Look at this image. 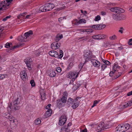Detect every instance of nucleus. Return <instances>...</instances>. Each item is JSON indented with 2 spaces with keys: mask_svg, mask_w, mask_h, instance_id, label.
Returning a JSON list of instances; mask_svg holds the SVG:
<instances>
[{
  "mask_svg": "<svg viewBox=\"0 0 132 132\" xmlns=\"http://www.w3.org/2000/svg\"><path fill=\"white\" fill-rule=\"evenodd\" d=\"M73 104V105H72V106L73 109L76 108L79 105V102L77 98L74 100V102Z\"/></svg>",
  "mask_w": 132,
  "mask_h": 132,
  "instance_id": "16",
  "label": "nucleus"
},
{
  "mask_svg": "<svg viewBox=\"0 0 132 132\" xmlns=\"http://www.w3.org/2000/svg\"><path fill=\"white\" fill-rule=\"evenodd\" d=\"M67 98L64 97H62L60 100L59 99L57 100V104L59 107V108H61L63 106V105H62V104H61L60 103H59L60 102V101H61L63 103H65L67 101Z\"/></svg>",
  "mask_w": 132,
  "mask_h": 132,
  "instance_id": "8",
  "label": "nucleus"
},
{
  "mask_svg": "<svg viewBox=\"0 0 132 132\" xmlns=\"http://www.w3.org/2000/svg\"><path fill=\"white\" fill-rule=\"evenodd\" d=\"M61 44L60 43L54 42L51 44V48L54 50H56L59 48Z\"/></svg>",
  "mask_w": 132,
  "mask_h": 132,
  "instance_id": "11",
  "label": "nucleus"
},
{
  "mask_svg": "<svg viewBox=\"0 0 132 132\" xmlns=\"http://www.w3.org/2000/svg\"><path fill=\"white\" fill-rule=\"evenodd\" d=\"M73 63H70L69 65V69L71 68L73 66Z\"/></svg>",
  "mask_w": 132,
  "mask_h": 132,
  "instance_id": "63",
  "label": "nucleus"
},
{
  "mask_svg": "<svg viewBox=\"0 0 132 132\" xmlns=\"http://www.w3.org/2000/svg\"><path fill=\"white\" fill-rule=\"evenodd\" d=\"M132 95V90L128 93L127 94V95L128 96H130Z\"/></svg>",
  "mask_w": 132,
  "mask_h": 132,
  "instance_id": "62",
  "label": "nucleus"
},
{
  "mask_svg": "<svg viewBox=\"0 0 132 132\" xmlns=\"http://www.w3.org/2000/svg\"><path fill=\"white\" fill-rule=\"evenodd\" d=\"M63 94L62 97H64L67 98L68 94L67 92L65 91L63 93Z\"/></svg>",
  "mask_w": 132,
  "mask_h": 132,
  "instance_id": "37",
  "label": "nucleus"
},
{
  "mask_svg": "<svg viewBox=\"0 0 132 132\" xmlns=\"http://www.w3.org/2000/svg\"><path fill=\"white\" fill-rule=\"evenodd\" d=\"M121 74V72H118L117 73H116V78H117L119 77Z\"/></svg>",
  "mask_w": 132,
  "mask_h": 132,
  "instance_id": "51",
  "label": "nucleus"
},
{
  "mask_svg": "<svg viewBox=\"0 0 132 132\" xmlns=\"http://www.w3.org/2000/svg\"><path fill=\"white\" fill-rule=\"evenodd\" d=\"M106 37V35L103 34L95 35L92 36V38L95 39H101L105 38Z\"/></svg>",
  "mask_w": 132,
  "mask_h": 132,
  "instance_id": "10",
  "label": "nucleus"
},
{
  "mask_svg": "<svg viewBox=\"0 0 132 132\" xmlns=\"http://www.w3.org/2000/svg\"><path fill=\"white\" fill-rule=\"evenodd\" d=\"M11 17V16H7L5 18H3L2 20V21H5L8 19L10 18Z\"/></svg>",
  "mask_w": 132,
  "mask_h": 132,
  "instance_id": "45",
  "label": "nucleus"
},
{
  "mask_svg": "<svg viewBox=\"0 0 132 132\" xmlns=\"http://www.w3.org/2000/svg\"><path fill=\"white\" fill-rule=\"evenodd\" d=\"M21 100L20 98L17 97L16 99L13 103L14 109L15 110H19L20 108V106L18 105Z\"/></svg>",
  "mask_w": 132,
  "mask_h": 132,
  "instance_id": "5",
  "label": "nucleus"
},
{
  "mask_svg": "<svg viewBox=\"0 0 132 132\" xmlns=\"http://www.w3.org/2000/svg\"><path fill=\"white\" fill-rule=\"evenodd\" d=\"M52 112V110L51 109L48 110L46 111L45 114L44 116L46 118L48 117L51 115Z\"/></svg>",
  "mask_w": 132,
  "mask_h": 132,
  "instance_id": "17",
  "label": "nucleus"
},
{
  "mask_svg": "<svg viewBox=\"0 0 132 132\" xmlns=\"http://www.w3.org/2000/svg\"><path fill=\"white\" fill-rule=\"evenodd\" d=\"M60 54L59 55L58 53L55 51H51L49 52V55L52 56L54 57H59L60 59L63 56V53L62 50L60 51Z\"/></svg>",
  "mask_w": 132,
  "mask_h": 132,
  "instance_id": "3",
  "label": "nucleus"
},
{
  "mask_svg": "<svg viewBox=\"0 0 132 132\" xmlns=\"http://www.w3.org/2000/svg\"><path fill=\"white\" fill-rule=\"evenodd\" d=\"M67 121L66 116H61L59 120V125L60 126L63 125Z\"/></svg>",
  "mask_w": 132,
  "mask_h": 132,
  "instance_id": "9",
  "label": "nucleus"
},
{
  "mask_svg": "<svg viewBox=\"0 0 132 132\" xmlns=\"http://www.w3.org/2000/svg\"><path fill=\"white\" fill-rule=\"evenodd\" d=\"M101 19V17L99 15H97L95 17L94 20L96 21H97Z\"/></svg>",
  "mask_w": 132,
  "mask_h": 132,
  "instance_id": "40",
  "label": "nucleus"
},
{
  "mask_svg": "<svg viewBox=\"0 0 132 132\" xmlns=\"http://www.w3.org/2000/svg\"><path fill=\"white\" fill-rule=\"evenodd\" d=\"M74 71H70L67 73V78H72V81H74L78 76V73Z\"/></svg>",
  "mask_w": 132,
  "mask_h": 132,
  "instance_id": "4",
  "label": "nucleus"
},
{
  "mask_svg": "<svg viewBox=\"0 0 132 132\" xmlns=\"http://www.w3.org/2000/svg\"><path fill=\"white\" fill-rule=\"evenodd\" d=\"M41 98L42 100H44L46 99V94L44 92H42L40 93Z\"/></svg>",
  "mask_w": 132,
  "mask_h": 132,
  "instance_id": "27",
  "label": "nucleus"
},
{
  "mask_svg": "<svg viewBox=\"0 0 132 132\" xmlns=\"http://www.w3.org/2000/svg\"><path fill=\"white\" fill-rule=\"evenodd\" d=\"M41 123V121L39 118H38L35 121V123L36 125H38Z\"/></svg>",
  "mask_w": 132,
  "mask_h": 132,
  "instance_id": "32",
  "label": "nucleus"
},
{
  "mask_svg": "<svg viewBox=\"0 0 132 132\" xmlns=\"http://www.w3.org/2000/svg\"><path fill=\"white\" fill-rule=\"evenodd\" d=\"M74 102V100L73 101V99L71 97H69L68 98L67 101V104L68 105L72 104Z\"/></svg>",
  "mask_w": 132,
  "mask_h": 132,
  "instance_id": "24",
  "label": "nucleus"
},
{
  "mask_svg": "<svg viewBox=\"0 0 132 132\" xmlns=\"http://www.w3.org/2000/svg\"><path fill=\"white\" fill-rule=\"evenodd\" d=\"M128 44L130 45H132V38L129 40Z\"/></svg>",
  "mask_w": 132,
  "mask_h": 132,
  "instance_id": "59",
  "label": "nucleus"
},
{
  "mask_svg": "<svg viewBox=\"0 0 132 132\" xmlns=\"http://www.w3.org/2000/svg\"><path fill=\"white\" fill-rule=\"evenodd\" d=\"M84 56L85 59V60L84 63H86L88 60L90 59L92 60L93 58L95 57V56L93 55L92 53L89 50H87L85 52Z\"/></svg>",
  "mask_w": 132,
  "mask_h": 132,
  "instance_id": "2",
  "label": "nucleus"
},
{
  "mask_svg": "<svg viewBox=\"0 0 132 132\" xmlns=\"http://www.w3.org/2000/svg\"><path fill=\"white\" fill-rule=\"evenodd\" d=\"M103 62L106 65H109L110 64V62L108 60L104 61H103Z\"/></svg>",
  "mask_w": 132,
  "mask_h": 132,
  "instance_id": "46",
  "label": "nucleus"
},
{
  "mask_svg": "<svg viewBox=\"0 0 132 132\" xmlns=\"http://www.w3.org/2000/svg\"><path fill=\"white\" fill-rule=\"evenodd\" d=\"M25 63H30L32 62V59L29 58H28L25 60Z\"/></svg>",
  "mask_w": 132,
  "mask_h": 132,
  "instance_id": "35",
  "label": "nucleus"
},
{
  "mask_svg": "<svg viewBox=\"0 0 132 132\" xmlns=\"http://www.w3.org/2000/svg\"><path fill=\"white\" fill-rule=\"evenodd\" d=\"M51 106V104H49L46 106V109H48V110L50 109V108Z\"/></svg>",
  "mask_w": 132,
  "mask_h": 132,
  "instance_id": "56",
  "label": "nucleus"
},
{
  "mask_svg": "<svg viewBox=\"0 0 132 132\" xmlns=\"http://www.w3.org/2000/svg\"><path fill=\"white\" fill-rule=\"evenodd\" d=\"M13 1V0H6V2L5 3H6L9 4V3H11Z\"/></svg>",
  "mask_w": 132,
  "mask_h": 132,
  "instance_id": "61",
  "label": "nucleus"
},
{
  "mask_svg": "<svg viewBox=\"0 0 132 132\" xmlns=\"http://www.w3.org/2000/svg\"><path fill=\"white\" fill-rule=\"evenodd\" d=\"M64 18V17H61L60 18H59L58 19V21L60 22L62 20H63Z\"/></svg>",
  "mask_w": 132,
  "mask_h": 132,
  "instance_id": "60",
  "label": "nucleus"
},
{
  "mask_svg": "<svg viewBox=\"0 0 132 132\" xmlns=\"http://www.w3.org/2000/svg\"><path fill=\"white\" fill-rule=\"evenodd\" d=\"M98 30H101L104 28L106 27V25L102 24H98Z\"/></svg>",
  "mask_w": 132,
  "mask_h": 132,
  "instance_id": "29",
  "label": "nucleus"
},
{
  "mask_svg": "<svg viewBox=\"0 0 132 132\" xmlns=\"http://www.w3.org/2000/svg\"><path fill=\"white\" fill-rule=\"evenodd\" d=\"M5 78L4 75V74L0 75V79H2Z\"/></svg>",
  "mask_w": 132,
  "mask_h": 132,
  "instance_id": "57",
  "label": "nucleus"
},
{
  "mask_svg": "<svg viewBox=\"0 0 132 132\" xmlns=\"http://www.w3.org/2000/svg\"><path fill=\"white\" fill-rule=\"evenodd\" d=\"M83 38H84L82 40H84V41H86L87 40L89 39V37H81L80 39H82Z\"/></svg>",
  "mask_w": 132,
  "mask_h": 132,
  "instance_id": "50",
  "label": "nucleus"
},
{
  "mask_svg": "<svg viewBox=\"0 0 132 132\" xmlns=\"http://www.w3.org/2000/svg\"><path fill=\"white\" fill-rule=\"evenodd\" d=\"M65 6L63 5H62V6H61L59 7L58 8H57V10L58 11H59L60 10H62L65 8Z\"/></svg>",
  "mask_w": 132,
  "mask_h": 132,
  "instance_id": "38",
  "label": "nucleus"
},
{
  "mask_svg": "<svg viewBox=\"0 0 132 132\" xmlns=\"http://www.w3.org/2000/svg\"><path fill=\"white\" fill-rule=\"evenodd\" d=\"M116 9L115 12L117 13H121L124 12V10L120 8L116 7Z\"/></svg>",
  "mask_w": 132,
  "mask_h": 132,
  "instance_id": "19",
  "label": "nucleus"
},
{
  "mask_svg": "<svg viewBox=\"0 0 132 132\" xmlns=\"http://www.w3.org/2000/svg\"><path fill=\"white\" fill-rule=\"evenodd\" d=\"M56 71L57 72L60 73L61 71V68L59 67H57L56 68Z\"/></svg>",
  "mask_w": 132,
  "mask_h": 132,
  "instance_id": "48",
  "label": "nucleus"
},
{
  "mask_svg": "<svg viewBox=\"0 0 132 132\" xmlns=\"http://www.w3.org/2000/svg\"><path fill=\"white\" fill-rule=\"evenodd\" d=\"M27 38L28 37L24 34L23 36H22L21 38L19 39V40L22 42H25L27 40Z\"/></svg>",
  "mask_w": 132,
  "mask_h": 132,
  "instance_id": "22",
  "label": "nucleus"
},
{
  "mask_svg": "<svg viewBox=\"0 0 132 132\" xmlns=\"http://www.w3.org/2000/svg\"><path fill=\"white\" fill-rule=\"evenodd\" d=\"M27 14V13L25 12L23 13L20 14L19 15L17 16V18L19 19H20L21 17H24L25 15Z\"/></svg>",
  "mask_w": 132,
  "mask_h": 132,
  "instance_id": "34",
  "label": "nucleus"
},
{
  "mask_svg": "<svg viewBox=\"0 0 132 132\" xmlns=\"http://www.w3.org/2000/svg\"><path fill=\"white\" fill-rule=\"evenodd\" d=\"M90 27L91 28H93L96 30H98V25H94L91 26Z\"/></svg>",
  "mask_w": 132,
  "mask_h": 132,
  "instance_id": "36",
  "label": "nucleus"
},
{
  "mask_svg": "<svg viewBox=\"0 0 132 132\" xmlns=\"http://www.w3.org/2000/svg\"><path fill=\"white\" fill-rule=\"evenodd\" d=\"M26 64L28 68V69L29 70H31V66L30 65V63H25Z\"/></svg>",
  "mask_w": 132,
  "mask_h": 132,
  "instance_id": "42",
  "label": "nucleus"
},
{
  "mask_svg": "<svg viewBox=\"0 0 132 132\" xmlns=\"http://www.w3.org/2000/svg\"><path fill=\"white\" fill-rule=\"evenodd\" d=\"M115 72L113 71H111L109 73V75L110 76L112 77L113 76V74H114Z\"/></svg>",
  "mask_w": 132,
  "mask_h": 132,
  "instance_id": "58",
  "label": "nucleus"
},
{
  "mask_svg": "<svg viewBox=\"0 0 132 132\" xmlns=\"http://www.w3.org/2000/svg\"><path fill=\"white\" fill-rule=\"evenodd\" d=\"M99 102V101H98L97 100H95L94 101L93 103V105L92 106V108H93L94 106L96 105Z\"/></svg>",
  "mask_w": 132,
  "mask_h": 132,
  "instance_id": "41",
  "label": "nucleus"
},
{
  "mask_svg": "<svg viewBox=\"0 0 132 132\" xmlns=\"http://www.w3.org/2000/svg\"><path fill=\"white\" fill-rule=\"evenodd\" d=\"M106 67V65L105 64H103L101 66V70L103 71Z\"/></svg>",
  "mask_w": 132,
  "mask_h": 132,
  "instance_id": "47",
  "label": "nucleus"
},
{
  "mask_svg": "<svg viewBox=\"0 0 132 132\" xmlns=\"http://www.w3.org/2000/svg\"><path fill=\"white\" fill-rule=\"evenodd\" d=\"M130 127V125L128 123H124L117 127L116 132H125L129 129Z\"/></svg>",
  "mask_w": 132,
  "mask_h": 132,
  "instance_id": "1",
  "label": "nucleus"
},
{
  "mask_svg": "<svg viewBox=\"0 0 132 132\" xmlns=\"http://www.w3.org/2000/svg\"><path fill=\"white\" fill-rule=\"evenodd\" d=\"M63 129H64V130L65 131H67V132H69L70 130V129L69 128L66 127H65Z\"/></svg>",
  "mask_w": 132,
  "mask_h": 132,
  "instance_id": "39",
  "label": "nucleus"
},
{
  "mask_svg": "<svg viewBox=\"0 0 132 132\" xmlns=\"http://www.w3.org/2000/svg\"><path fill=\"white\" fill-rule=\"evenodd\" d=\"M45 5L40 7L39 8V10L40 11L42 12H45L47 11L46 10V8H45Z\"/></svg>",
  "mask_w": 132,
  "mask_h": 132,
  "instance_id": "28",
  "label": "nucleus"
},
{
  "mask_svg": "<svg viewBox=\"0 0 132 132\" xmlns=\"http://www.w3.org/2000/svg\"><path fill=\"white\" fill-rule=\"evenodd\" d=\"M12 109L13 107L12 106V104L11 103H10L9 104L7 107V110L9 112H10Z\"/></svg>",
  "mask_w": 132,
  "mask_h": 132,
  "instance_id": "31",
  "label": "nucleus"
},
{
  "mask_svg": "<svg viewBox=\"0 0 132 132\" xmlns=\"http://www.w3.org/2000/svg\"><path fill=\"white\" fill-rule=\"evenodd\" d=\"M5 47L6 48H8L10 47V45L9 43H7L5 45Z\"/></svg>",
  "mask_w": 132,
  "mask_h": 132,
  "instance_id": "49",
  "label": "nucleus"
},
{
  "mask_svg": "<svg viewBox=\"0 0 132 132\" xmlns=\"http://www.w3.org/2000/svg\"><path fill=\"white\" fill-rule=\"evenodd\" d=\"M91 62L92 64L95 67H98L100 65V62L97 60L92 59Z\"/></svg>",
  "mask_w": 132,
  "mask_h": 132,
  "instance_id": "15",
  "label": "nucleus"
},
{
  "mask_svg": "<svg viewBox=\"0 0 132 132\" xmlns=\"http://www.w3.org/2000/svg\"><path fill=\"white\" fill-rule=\"evenodd\" d=\"M10 4L5 3V1L0 2V11H4L8 9Z\"/></svg>",
  "mask_w": 132,
  "mask_h": 132,
  "instance_id": "6",
  "label": "nucleus"
},
{
  "mask_svg": "<svg viewBox=\"0 0 132 132\" xmlns=\"http://www.w3.org/2000/svg\"><path fill=\"white\" fill-rule=\"evenodd\" d=\"M20 75L21 78L23 80H25L26 77L27 76V73L24 71H22L20 73Z\"/></svg>",
  "mask_w": 132,
  "mask_h": 132,
  "instance_id": "18",
  "label": "nucleus"
},
{
  "mask_svg": "<svg viewBox=\"0 0 132 132\" xmlns=\"http://www.w3.org/2000/svg\"><path fill=\"white\" fill-rule=\"evenodd\" d=\"M104 123L102 122L100 123L97 127V129L98 130L100 129L101 130H104L103 127Z\"/></svg>",
  "mask_w": 132,
  "mask_h": 132,
  "instance_id": "21",
  "label": "nucleus"
},
{
  "mask_svg": "<svg viewBox=\"0 0 132 132\" xmlns=\"http://www.w3.org/2000/svg\"><path fill=\"white\" fill-rule=\"evenodd\" d=\"M113 19L116 20H120L123 19L121 13H116L112 15Z\"/></svg>",
  "mask_w": 132,
  "mask_h": 132,
  "instance_id": "7",
  "label": "nucleus"
},
{
  "mask_svg": "<svg viewBox=\"0 0 132 132\" xmlns=\"http://www.w3.org/2000/svg\"><path fill=\"white\" fill-rule=\"evenodd\" d=\"M117 65L114 64L113 67V71L114 72L116 73L117 72H118V70H117Z\"/></svg>",
  "mask_w": 132,
  "mask_h": 132,
  "instance_id": "33",
  "label": "nucleus"
},
{
  "mask_svg": "<svg viewBox=\"0 0 132 132\" xmlns=\"http://www.w3.org/2000/svg\"><path fill=\"white\" fill-rule=\"evenodd\" d=\"M63 36L62 35H61L60 36V35H59L58 34L57 35L56 37L55 38V42H58L61 39L63 38Z\"/></svg>",
  "mask_w": 132,
  "mask_h": 132,
  "instance_id": "23",
  "label": "nucleus"
},
{
  "mask_svg": "<svg viewBox=\"0 0 132 132\" xmlns=\"http://www.w3.org/2000/svg\"><path fill=\"white\" fill-rule=\"evenodd\" d=\"M85 64V63H84L83 64L80 63L79 65V68L80 69H81V68L83 67Z\"/></svg>",
  "mask_w": 132,
  "mask_h": 132,
  "instance_id": "52",
  "label": "nucleus"
},
{
  "mask_svg": "<svg viewBox=\"0 0 132 132\" xmlns=\"http://www.w3.org/2000/svg\"><path fill=\"white\" fill-rule=\"evenodd\" d=\"M37 56H38L40 54V53L38 51H35L34 53Z\"/></svg>",
  "mask_w": 132,
  "mask_h": 132,
  "instance_id": "53",
  "label": "nucleus"
},
{
  "mask_svg": "<svg viewBox=\"0 0 132 132\" xmlns=\"http://www.w3.org/2000/svg\"><path fill=\"white\" fill-rule=\"evenodd\" d=\"M5 117L8 119L12 123H14L15 122L14 118L11 115L7 113L5 114Z\"/></svg>",
  "mask_w": 132,
  "mask_h": 132,
  "instance_id": "14",
  "label": "nucleus"
},
{
  "mask_svg": "<svg viewBox=\"0 0 132 132\" xmlns=\"http://www.w3.org/2000/svg\"><path fill=\"white\" fill-rule=\"evenodd\" d=\"M30 83L32 87H34L35 86V83L34 81L33 80H31L30 81Z\"/></svg>",
  "mask_w": 132,
  "mask_h": 132,
  "instance_id": "43",
  "label": "nucleus"
},
{
  "mask_svg": "<svg viewBox=\"0 0 132 132\" xmlns=\"http://www.w3.org/2000/svg\"><path fill=\"white\" fill-rule=\"evenodd\" d=\"M109 39L111 41H113L116 40L117 39V37L115 35H113L109 37Z\"/></svg>",
  "mask_w": 132,
  "mask_h": 132,
  "instance_id": "26",
  "label": "nucleus"
},
{
  "mask_svg": "<svg viewBox=\"0 0 132 132\" xmlns=\"http://www.w3.org/2000/svg\"><path fill=\"white\" fill-rule=\"evenodd\" d=\"M48 74L50 76L52 77H55L56 75L55 72L53 70L50 71L48 72Z\"/></svg>",
  "mask_w": 132,
  "mask_h": 132,
  "instance_id": "20",
  "label": "nucleus"
},
{
  "mask_svg": "<svg viewBox=\"0 0 132 132\" xmlns=\"http://www.w3.org/2000/svg\"><path fill=\"white\" fill-rule=\"evenodd\" d=\"M33 32L32 30H30L28 32H26L24 33V35L27 36V37H28L32 35V34Z\"/></svg>",
  "mask_w": 132,
  "mask_h": 132,
  "instance_id": "30",
  "label": "nucleus"
},
{
  "mask_svg": "<svg viewBox=\"0 0 132 132\" xmlns=\"http://www.w3.org/2000/svg\"><path fill=\"white\" fill-rule=\"evenodd\" d=\"M86 22V20L84 19H80L77 22V23H75V24L78 25V24L80 23H85Z\"/></svg>",
  "mask_w": 132,
  "mask_h": 132,
  "instance_id": "25",
  "label": "nucleus"
},
{
  "mask_svg": "<svg viewBox=\"0 0 132 132\" xmlns=\"http://www.w3.org/2000/svg\"><path fill=\"white\" fill-rule=\"evenodd\" d=\"M80 132H87V129L86 128L84 129L81 130H80Z\"/></svg>",
  "mask_w": 132,
  "mask_h": 132,
  "instance_id": "64",
  "label": "nucleus"
},
{
  "mask_svg": "<svg viewBox=\"0 0 132 132\" xmlns=\"http://www.w3.org/2000/svg\"><path fill=\"white\" fill-rule=\"evenodd\" d=\"M86 31L87 33H90L93 32V30L92 29H86Z\"/></svg>",
  "mask_w": 132,
  "mask_h": 132,
  "instance_id": "44",
  "label": "nucleus"
},
{
  "mask_svg": "<svg viewBox=\"0 0 132 132\" xmlns=\"http://www.w3.org/2000/svg\"><path fill=\"white\" fill-rule=\"evenodd\" d=\"M132 101H128L127 103H122L120 106V108L122 109L125 108L127 107L130 106L132 105Z\"/></svg>",
  "mask_w": 132,
  "mask_h": 132,
  "instance_id": "13",
  "label": "nucleus"
},
{
  "mask_svg": "<svg viewBox=\"0 0 132 132\" xmlns=\"http://www.w3.org/2000/svg\"><path fill=\"white\" fill-rule=\"evenodd\" d=\"M109 127V126L108 125H104V130L105 129H107Z\"/></svg>",
  "mask_w": 132,
  "mask_h": 132,
  "instance_id": "55",
  "label": "nucleus"
},
{
  "mask_svg": "<svg viewBox=\"0 0 132 132\" xmlns=\"http://www.w3.org/2000/svg\"><path fill=\"white\" fill-rule=\"evenodd\" d=\"M45 8H46L47 11H50L52 10L54 7V4L52 3H49L45 4Z\"/></svg>",
  "mask_w": 132,
  "mask_h": 132,
  "instance_id": "12",
  "label": "nucleus"
},
{
  "mask_svg": "<svg viewBox=\"0 0 132 132\" xmlns=\"http://www.w3.org/2000/svg\"><path fill=\"white\" fill-rule=\"evenodd\" d=\"M116 10V7L112 8L110 9V10L111 11L115 12Z\"/></svg>",
  "mask_w": 132,
  "mask_h": 132,
  "instance_id": "54",
  "label": "nucleus"
}]
</instances>
